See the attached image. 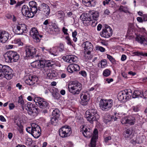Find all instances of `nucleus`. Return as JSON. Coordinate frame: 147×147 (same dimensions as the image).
<instances>
[{"mask_svg":"<svg viewBox=\"0 0 147 147\" xmlns=\"http://www.w3.org/2000/svg\"><path fill=\"white\" fill-rule=\"evenodd\" d=\"M84 47V56L86 60L91 59L92 57L91 52L92 51L93 47L92 44L89 41L84 42L82 44Z\"/></svg>","mask_w":147,"mask_h":147,"instance_id":"nucleus-3","label":"nucleus"},{"mask_svg":"<svg viewBox=\"0 0 147 147\" xmlns=\"http://www.w3.org/2000/svg\"><path fill=\"white\" fill-rule=\"evenodd\" d=\"M46 62L42 60L36 61L31 63L32 66L38 69L45 68Z\"/></svg>","mask_w":147,"mask_h":147,"instance_id":"nucleus-16","label":"nucleus"},{"mask_svg":"<svg viewBox=\"0 0 147 147\" xmlns=\"http://www.w3.org/2000/svg\"><path fill=\"white\" fill-rule=\"evenodd\" d=\"M30 34L32 37L34 42H40L42 35H39L38 30L35 28H32L30 31Z\"/></svg>","mask_w":147,"mask_h":147,"instance_id":"nucleus-15","label":"nucleus"},{"mask_svg":"<svg viewBox=\"0 0 147 147\" xmlns=\"http://www.w3.org/2000/svg\"><path fill=\"white\" fill-rule=\"evenodd\" d=\"M25 109L27 110L29 115L32 116H35L38 113V109L35 105L30 102H28L25 106Z\"/></svg>","mask_w":147,"mask_h":147,"instance_id":"nucleus-7","label":"nucleus"},{"mask_svg":"<svg viewBox=\"0 0 147 147\" xmlns=\"http://www.w3.org/2000/svg\"><path fill=\"white\" fill-rule=\"evenodd\" d=\"M9 33L6 31H0V42L4 43L8 39Z\"/></svg>","mask_w":147,"mask_h":147,"instance_id":"nucleus-19","label":"nucleus"},{"mask_svg":"<svg viewBox=\"0 0 147 147\" xmlns=\"http://www.w3.org/2000/svg\"><path fill=\"white\" fill-rule=\"evenodd\" d=\"M98 16L97 12L90 11L88 13L82 14L80 16V18L85 25L88 26L92 21L96 20Z\"/></svg>","mask_w":147,"mask_h":147,"instance_id":"nucleus-1","label":"nucleus"},{"mask_svg":"<svg viewBox=\"0 0 147 147\" xmlns=\"http://www.w3.org/2000/svg\"><path fill=\"white\" fill-rule=\"evenodd\" d=\"M96 49L101 52H104L105 51V49L104 48L99 46H97L96 47Z\"/></svg>","mask_w":147,"mask_h":147,"instance_id":"nucleus-49","label":"nucleus"},{"mask_svg":"<svg viewBox=\"0 0 147 147\" xmlns=\"http://www.w3.org/2000/svg\"><path fill=\"white\" fill-rule=\"evenodd\" d=\"M133 129L132 128L128 129L125 131L124 133V137L127 139H131L133 136Z\"/></svg>","mask_w":147,"mask_h":147,"instance_id":"nucleus-25","label":"nucleus"},{"mask_svg":"<svg viewBox=\"0 0 147 147\" xmlns=\"http://www.w3.org/2000/svg\"><path fill=\"white\" fill-rule=\"evenodd\" d=\"M59 136L62 138L68 137L72 133L71 128L68 126L62 127L59 129Z\"/></svg>","mask_w":147,"mask_h":147,"instance_id":"nucleus-9","label":"nucleus"},{"mask_svg":"<svg viewBox=\"0 0 147 147\" xmlns=\"http://www.w3.org/2000/svg\"><path fill=\"white\" fill-rule=\"evenodd\" d=\"M59 111L58 109H55L53 110L52 112V115L54 117H58L59 115Z\"/></svg>","mask_w":147,"mask_h":147,"instance_id":"nucleus-39","label":"nucleus"},{"mask_svg":"<svg viewBox=\"0 0 147 147\" xmlns=\"http://www.w3.org/2000/svg\"><path fill=\"white\" fill-rule=\"evenodd\" d=\"M26 130L35 138H38L41 134V130L40 127L35 123H32L31 127H27Z\"/></svg>","mask_w":147,"mask_h":147,"instance_id":"nucleus-5","label":"nucleus"},{"mask_svg":"<svg viewBox=\"0 0 147 147\" xmlns=\"http://www.w3.org/2000/svg\"><path fill=\"white\" fill-rule=\"evenodd\" d=\"M134 55H141L142 56H144V53H143L142 52H139L138 51L134 52Z\"/></svg>","mask_w":147,"mask_h":147,"instance_id":"nucleus-55","label":"nucleus"},{"mask_svg":"<svg viewBox=\"0 0 147 147\" xmlns=\"http://www.w3.org/2000/svg\"><path fill=\"white\" fill-rule=\"evenodd\" d=\"M18 126L17 129L19 131L20 133L22 134L23 131V127L20 124H17Z\"/></svg>","mask_w":147,"mask_h":147,"instance_id":"nucleus-42","label":"nucleus"},{"mask_svg":"<svg viewBox=\"0 0 147 147\" xmlns=\"http://www.w3.org/2000/svg\"><path fill=\"white\" fill-rule=\"evenodd\" d=\"M32 140L30 138H28L26 141V144L27 146H29L31 145L32 144Z\"/></svg>","mask_w":147,"mask_h":147,"instance_id":"nucleus-45","label":"nucleus"},{"mask_svg":"<svg viewBox=\"0 0 147 147\" xmlns=\"http://www.w3.org/2000/svg\"><path fill=\"white\" fill-rule=\"evenodd\" d=\"M65 39L67 40V44L70 45H71V40L70 38L68 36H67L65 37Z\"/></svg>","mask_w":147,"mask_h":147,"instance_id":"nucleus-51","label":"nucleus"},{"mask_svg":"<svg viewBox=\"0 0 147 147\" xmlns=\"http://www.w3.org/2000/svg\"><path fill=\"white\" fill-rule=\"evenodd\" d=\"M51 122L52 124L54 125H56L58 122V120L57 117H54L51 119Z\"/></svg>","mask_w":147,"mask_h":147,"instance_id":"nucleus-41","label":"nucleus"},{"mask_svg":"<svg viewBox=\"0 0 147 147\" xmlns=\"http://www.w3.org/2000/svg\"><path fill=\"white\" fill-rule=\"evenodd\" d=\"M58 49L59 51L61 52L64 50V46L62 44H60Z\"/></svg>","mask_w":147,"mask_h":147,"instance_id":"nucleus-56","label":"nucleus"},{"mask_svg":"<svg viewBox=\"0 0 147 147\" xmlns=\"http://www.w3.org/2000/svg\"><path fill=\"white\" fill-rule=\"evenodd\" d=\"M13 32L17 34H22L27 31V26L24 24H19L13 29Z\"/></svg>","mask_w":147,"mask_h":147,"instance_id":"nucleus-14","label":"nucleus"},{"mask_svg":"<svg viewBox=\"0 0 147 147\" xmlns=\"http://www.w3.org/2000/svg\"><path fill=\"white\" fill-rule=\"evenodd\" d=\"M122 124H128L130 125H134L135 122V119L133 117H123L121 120Z\"/></svg>","mask_w":147,"mask_h":147,"instance_id":"nucleus-17","label":"nucleus"},{"mask_svg":"<svg viewBox=\"0 0 147 147\" xmlns=\"http://www.w3.org/2000/svg\"><path fill=\"white\" fill-rule=\"evenodd\" d=\"M49 72L47 74V77L49 79H52L56 76V74L53 71H49Z\"/></svg>","mask_w":147,"mask_h":147,"instance_id":"nucleus-37","label":"nucleus"},{"mask_svg":"<svg viewBox=\"0 0 147 147\" xmlns=\"http://www.w3.org/2000/svg\"><path fill=\"white\" fill-rule=\"evenodd\" d=\"M79 73L80 74L84 77H86L87 76V73L84 71H81L79 72Z\"/></svg>","mask_w":147,"mask_h":147,"instance_id":"nucleus-54","label":"nucleus"},{"mask_svg":"<svg viewBox=\"0 0 147 147\" xmlns=\"http://www.w3.org/2000/svg\"><path fill=\"white\" fill-rule=\"evenodd\" d=\"M50 9L49 6L45 3L40 4L38 7V13L43 14L47 17L50 13Z\"/></svg>","mask_w":147,"mask_h":147,"instance_id":"nucleus-8","label":"nucleus"},{"mask_svg":"<svg viewBox=\"0 0 147 147\" xmlns=\"http://www.w3.org/2000/svg\"><path fill=\"white\" fill-rule=\"evenodd\" d=\"M72 55H67L65 57H63V59L65 61L67 62H69L70 63H71V61H71V59H74L73 58H72Z\"/></svg>","mask_w":147,"mask_h":147,"instance_id":"nucleus-38","label":"nucleus"},{"mask_svg":"<svg viewBox=\"0 0 147 147\" xmlns=\"http://www.w3.org/2000/svg\"><path fill=\"white\" fill-rule=\"evenodd\" d=\"M4 56L6 62L7 63H11L12 62V59L9 51L7 52L4 54Z\"/></svg>","mask_w":147,"mask_h":147,"instance_id":"nucleus-31","label":"nucleus"},{"mask_svg":"<svg viewBox=\"0 0 147 147\" xmlns=\"http://www.w3.org/2000/svg\"><path fill=\"white\" fill-rule=\"evenodd\" d=\"M46 64H45V68L44 69L45 70V71H47L46 70H47V71L49 70L48 69V67H52V66L53 65V62L52 61H48L46 62Z\"/></svg>","mask_w":147,"mask_h":147,"instance_id":"nucleus-36","label":"nucleus"},{"mask_svg":"<svg viewBox=\"0 0 147 147\" xmlns=\"http://www.w3.org/2000/svg\"><path fill=\"white\" fill-rule=\"evenodd\" d=\"M0 120L3 122H5L6 121V119L3 115L0 116Z\"/></svg>","mask_w":147,"mask_h":147,"instance_id":"nucleus-63","label":"nucleus"},{"mask_svg":"<svg viewBox=\"0 0 147 147\" xmlns=\"http://www.w3.org/2000/svg\"><path fill=\"white\" fill-rule=\"evenodd\" d=\"M18 102L19 103H20L22 106V105H24V101L22 97H19V100Z\"/></svg>","mask_w":147,"mask_h":147,"instance_id":"nucleus-53","label":"nucleus"},{"mask_svg":"<svg viewBox=\"0 0 147 147\" xmlns=\"http://www.w3.org/2000/svg\"><path fill=\"white\" fill-rule=\"evenodd\" d=\"M96 0H82L83 4L87 6H92L95 3Z\"/></svg>","mask_w":147,"mask_h":147,"instance_id":"nucleus-30","label":"nucleus"},{"mask_svg":"<svg viewBox=\"0 0 147 147\" xmlns=\"http://www.w3.org/2000/svg\"><path fill=\"white\" fill-rule=\"evenodd\" d=\"M56 15L58 19L63 20L65 18V13L63 11H58Z\"/></svg>","mask_w":147,"mask_h":147,"instance_id":"nucleus-33","label":"nucleus"},{"mask_svg":"<svg viewBox=\"0 0 147 147\" xmlns=\"http://www.w3.org/2000/svg\"><path fill=\"white\" fill-rule=\"evenodd\" d=\"M85 117L88 121L92 123L94 121H97L99 119L100 116L96 110L90 109L86 111Z\"/></svg>","mask_w":147,"mask_h":147,"instance_id":"nucleus-2","label":"nucleus"},{"mask_svg":"<svg viewBox=\"0 0 147 147\" xmlns=\"http://www.w3.org/2000/svg\"><path fill=\"white\" fill-rule=\"evenodd\" d=\"M70 92L74 95L78 94L82 89V85L77 81L73 82L68 86Z\"/></svg>","mask_w":147,"mask_h":147,"instance_id":"nucleus-4","label":"nucleus"},{"mask_svg":"<svg viewBox=\"0 0 147 147\" xmlns=\"http://www.w3.org/2000/svg\"><path fill=\"white\" fill-rule=\"evenodd\" d=\"M80 131L83 135L86 138H90L92 136V131L89 128H87L86 126H83L81 129Z\"/></svg>","mask_w":147,"mask_h":147,"instance_id":"nucleus-18","label":"nucleus"},{"mask_svg":"<svg viewBox=\"0 0 147 147\" xmlns=\"http://www.w3.org/2000/svg\"><path fill=\"white\" fill-rule=\"evenodd\" d=\"M67 70L68 72L71 73H73L74 71L72 64L68 65L67 68Z\"/></svg>","mask_w":147,"mask_h":147,"instance_id":"nucleus-43","label":"nucleus"},{"mask_svg":"<svg viewBox=\"0 0 147 147\" xmlns=\"http://www.w3.org/2000/svg\"><path fill=\"white\" fill-rule=\"evenodd\" d=\"M25 51L26 56L29 57H32L35 54L36 51V49L30 46L26 47Z\"/></svg>","mask_w":147,"mask_h":147,"instance_id":"nucleus-21","label":"nucleus"},{"mask_svg":"<svg viewBox=\"0 0 147 147\" xmlns=\"http://www.w3.org/2000/svg\"><path fill=\"white\" fill-rule=\"evenodd\" d=\"M98 137V130L96 129L93 131V136L91 139L90 145L91 147H95L96 142Z\"/></svg>","mask_w":147,"mask_h":147,"instance_id":"nucleus-20","label":"nucleus"},{"mask_svg":"<svg viewBox=\"0 0 147 147\" xmlns=\"http://www.w3.org/2000/svg\"><path fill=\"white\" fill-rule=\"evenodd\" d=\"M126 93L125 91H122L120 92L118 96V100L121 101H125V96H126Z\"/></svg>","mask_w":147,"mask_h":147,"instance_id":"nucleus-32","label":"nucleus"},{"mask_svg":"<svg viewBox=\"0 0 147 147\" xmlns=\"http://www.w3.org/2000/svg\"><path fill=\"white\" fill-rule=\"evenodd\" d=\"M111 136H109L106 137L105 139V142L107 143L109 142V140H111Z\"/></svg>","mask_w":147,"mask_h":147,"instance_id":"nucleus-59","label":"nucleus"},{"mask_svg":"<svg viewBox=\"0 0 147 147\" xmlns=\"http://www.w3.org/2000/svg\"><path fill=\"white\" fill-rule=\"evenodd\" d=\"M136 40L138 42L143 44L144 46H147V37H146L144 36H137Z\"/></svg>","mask_w":147,"mask_h":147,"instance_id":"nucleus-24","label":"nucleus"},{"mask_svg":"<svg viewBox=\"0 0 147 147\" xmlns=\"http://www.w3.org/2000/svg\"><path fill=\"white\" fill-rule=\"evenodd\" d=\"M15 106L13 103H10L9 104V109L10 110H12L14 109L15 107Z\"/></svg>","mask_w":147,"mask_h":147,"instance_id":"nucleus-58","label":"nucleus"},{"mask_svg":"<svg viewBox=\"0 0 147 147\" xmlns=\"http://www.w3.org/2000/svg\"><path fill=\"white\" fill-rule=\"evenodd\" d=\"M113 105V100L111 99H101L99 102V107L103 111H107L110 110Z\"/></svg>","mask_w":147,"mask_h":147,"instance_id":"nucleus-6","label":"nucleus"},{"mask_svg":"<svg viewBox=\"0 0 147 147\" xmlns=\"http://www.w3.org/2000/svg\"><path fill=\"white\" fill-rule=\"evenodd\" d=\"M31 18L33 17L37 13H38V7L37 6L30 8Z\"/></svg>","mask_w":147,"mask_h":147,"instance_id":"nucleus-34","label":"nucleus"},{"mask_svg":"<svg viewBox=\"0 0 147 147\" xmlns=\"http://www.w3.org/2000/svg\"><path fill=\"white\" fill-rule=\"evenodd\" d=\"M50 91L52 93L53 96L56 98H57L59 96V92L58 90L55 88L51 89Z\"/></svg>","mask_w":147,"mask_h":147,"instance_id":"nucleus-28","label":"nucleus"},{"mask_svg":"<svg viewBox=\"0 0 147 147\" xmlns=\"http://www.w3.org/2000/svg\"><path fill=\"white\" fill-rule=\"evenodd\" d=\"M107 58L109 59V61L112 63H114L115 62V59L111 56L107 54Z\"/></svg>","mask_w":147,"mask_h":147,"instance_id":"nucleus-47","label":"nucleus"},{"mask_svg":"<svg viewBox=\"0 0 147 147\" xmlns=\"http://www.w3.org/2000/svg\"><path fill=\"white\" fill-rule=\"evenodd\" d=\"M53 30H54L55 32L57 33L59 32L60 29L58 27L55 26L53 27Z\"/></svg>","mask_w":147,"mask_h":147,"instance_id":"nucleus-61","label":"nucleus"},{"mask_svg":"<svg viewBox=\"0 0 147 147\" xmlns=\"http://www.w3.org/2000/svg\"><path fill=\"white\" fill-rule=\"evenodd\" d=\"M9 53L12 59V61L14 62L17 61L19 59L20 56L17 53L14 51H10Z\"/></svg>","mask_w":147,"mask_h":147,"instance_id":"nucleus-26","label":"nucleus"},{"mask_svg":"<svg viewBox=\"0 0 147 147\" xmlns=\"http://www.w3.org/2000/svg\"><path fill=\"white\" fill-rule=\"evenodd\" d=\"M34 100L36 105L42 109H47L49 108V103L43 98L40 97H35Z\"/></svg>","mask_w":147,"mask_h":147,"instance_id":"nucleus-11","label":"nucleus"},{"mask_svg":"<svg viewBox=\"0 0 147 147\" xmlns=\"http://www.w3.org/2000/svg\"><path fill=\"white\" fill-rule=\"evenodd\" d=\"M71 57H72V58H73L74 59H71V60H70L71 61V63H72L73 62L76 61L78 60V58L76 56L72 55Z\"/></svg>","mask_w":147,"mask_h":147,"instance_id":"nucleus-52","label":"nucleus"},{"mask_svg":"<svg viewBox=\"0 0 147 147\" xmlns=\"http://www.w3.org/2000/svg\"><path fill=\"white\" fill-rule=\"evenodd\" d=\"M111 74V71L108 69H106L103 72V75L105 77H108Z\"/></svg>","mask_w":147,"mask_h":147,"instance_id":"nucleus-40","label":"nucleus"},{"mask_svg":"<svg viewBox=\"0 0 147 147\" xmlns=\"http://www.w3.org/2000/svg\"><path fill=\"white\" fill-rule=\"evenodd\" d=\"M73 67L74 71H76L79 70L80 68L79 66L76 64H72Z\"/></svg>","mask_w":147,"mask_h":147,"instance_id":"nucleus-48","label":"nucleus"},{"mask_svg":"<svg viewBox=\"0 0 147 147\" xmlns=\"http://www.w3.org/2000/svg\"><path fill=\"white\" fill-rule=\"evenodd\" d=\"M142 92L140 90H135L134 91L133 95L132 97L134 98H135L138 97H143V95L142 94Z\"/></svg>","mask_w":147,"mask_h":147,"instance_id":"nucleus-29","label":"nucleus"},{"mask_svg":"<svg viewBox=\"0 0 147 147\" xmlns=\"http://www.w3.org/2000/svg\"><path fill=\"white\" fill-rule=\"evenodd\" d=\"M30 8L37 6V3L34 1H30L29 3Z\"/></svg>","mask_w":147,"mask_h":147,"instance_id":"nucleus-44","label":"nucleus"},{"mask_svg":"<svg viewBox=\"0 0 147 147\" xmlns=\"http://www.w3.org/2000/svg\"><path fill=\"white\" fill-rule=\"evenodd\" d=\"M107 65V62L105 59H104L101 60L100 62L98 64L99 67L102 68H104Z\"/></svg>","mask_w":147,"mask_h":147,"instance_id":"nucleus-35","label":"nucleus"},{"mask_svg":"<svg viewBox=\"0 0 147 147\" xmlns=\"http://www.w3.org/2000/svg\"><path fill=\"white\" fill-rule=\"evenodd\" d=\"M22 12L24 16L29 18H32L30 9L27 5H24L22 6Z\"/></svg>","mask_w":147,"mask_h":147,"instance_id":"nucleus-22","label":"nucleus"},{"mask_svg":"<svg viewBox=\"0 0 147 147\" xmlns=\"http://www.w3.org/2000/svg\"><path fill=\"white\" fill-rule=\"evenodd\" d=\"M143 97L144 98H147V90L145 91L144 93L142 92Z\"/></svg>","mask_w":147,"mask_h":147,"instance_id":"nucleus-62","label":"nucleus"},{"mask_svg":"<svg viewBox=\"0 0 147 147\" xmlns=\"http://www.w3.org/2000/svg\"><path fill=\"white\" fill-rule=\"evenodd\" d=\"M58 47H53L50 49H48V50H47V51L52 55L57 56L58 53Z\"/></svg>","mask_w":147,"mask_h":147,"instance_id":"nucleus-27","label":"nucleus"},{"mask_svg":"<svg viewBox=\"0 0 147 147\" xmlns=\"http://www.w3.org/2000/svg\"><path fill=\"white\" fill-rule=\"evenodd\" d=\"M123 91H125L126 93V96L125 97V100L127 101L130 98V94H129V92L127 90H124Z\"/></svg>","mask_w":147,"mask_h":147,"instance_id":"nucleus-50","label":"nucleus"},{"mask_svg":"<svg viewBox=\"0 0 147 147\" xmlns=\"http://www.w3.org/2000/svg\"><path fill=\"white\" fill-rule=\"evenodd\" d=\"M112 30L109 26L106 25L105 28H103L102 31L100 32V35L102 37L105 38H108L112 34Z\"/></svg>","mask_w":147,"mask_h":147,"instance_id":"nucleus-13","label":"nucleus"},{"mask_svg":"<svg viewBox=\"0 0 147 147\" xmlns=\"http://www.w3.org/2000/svg\"><path fill=\"white\" fill-rule=\"evenodd\" d=\"M143 20L144 21H147V14H144L143 16Z\"/></svg>","mask_w":147,"mask_h":147,"instance_id":"nucleus-64","label":"nucleus"},{"mask_svg":"<svg viewBox=\"0 0 147 147\" xmlns=\"http://www.w3.org/2000/svg\"><path fill=\"white\" fill-rule=\"evenodd\" d=\"M80 98V104L82 105H86L88 103L89 98L87 94L82 93L81 94Z\"/></svg>","mask_w":147,"mask_h":147,"instance_id":"nucleus-23","label":"nucleus"},{"mask_svg":"<svg viewBox=\"0 0 147 147\" xmlns=\"http://www.w3.org/2000/svg\"><path fill=\"white\" fill-rule=\"evenodd\" d=\"M99 86V84H96L95 85L94 87H92L90 88L89 90L90 91H91L95 89H97V88Z\"/></svg>","mask_w":147,"mask_h":147,"instance_id":"nucleus-60","label":"nucleus"},{"mask_svg":"<svg viewBox=\"0 0 147 147\" xmlns=\"http://www.w3.org/2000/svg\"><path fill=\"white\" fill-rule=\"evenodd\" d=\"M67 29L65 27H63L62 29V31L64 33V34L66 35H68V34L67 32Z\"/></svg>","mask_w":147,"mask_h":147,"instance_id":"nucleus-57","label":"nucleus"},{"mask_svg":"<svg viewBox=\"0 0 147 147\" xmlns=\"http://www.w3.org/2000/svg\"><path fill=\"white\" fill-rule=\"evenodd\" d=\"M3 70L4 71L1 75L0 78H5L7 80H10L13 76L12 70L8 66H5Z\"/></svg>","mask_w":147,"mask_h":147,"instance_id":"nucleus-10","label":"nucleus"},{"mask_svg":"<svg viewBox=\"0 0 147 147\" xmlns=\"http://www.w3.org/2000/svg\"><path fill=\"white\" fill-rule=\"evenodd\" d=\"M14 42L16 44H17L19 46H22L23 45V43L21 42L20 39H16L14 40Z\"/></svg>","mask_w":147,"mask_h":147,"instance_id":"nucleus-46","label":"nucleus"},{"mask_svg":"<svg viewBox=\"0 0 147 147\" xmlns=\"http://www.w3.org/2000/svg\"><path fill=\"white\" fill-rule=\"evenodd\" d=\"M25 83L29 86H32L38 81V78L35 76L28 75L24 78Z\"/></svg>","mask_w":147,"mask_h":147,"instance_id":"nucleus-12","label":"nucleus"}]
</instances>
